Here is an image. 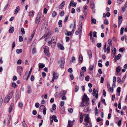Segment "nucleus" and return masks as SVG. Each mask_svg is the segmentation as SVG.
I'll return each mask as SVG.
<instances>
[{"label": "nucleus", "instance_id": "1", "mask_svg": "<svg viewBox=\"0 0 127 127\" xmlns=\"http://www.w3.org/2000/svg\"><path fill=\"white\" fill-rule=\"evenodd\" d=\"M89 98H88L86 95H84L82 98V101L81 106L84 107L85 106L88 105L89 103Z\"/></svg>", "mask_w": 127, "mask_h": 127}, {"label": "nucleus", "instance_id": "2", "mask_svg": "<svg viewBox=\"0 0 127 127\" xmlns=\"http://www.w3.org/2000/svg\"><path fill=\"white\" fill-rule=\"evenodd\" d=\"M12 92L7 95L5 97L4 100V102L5 103H7L9 101L10 99L12 97Z\"/></svg>", "mask_w": 127, "mask_h": 127}, {"label": "nucleus", "instance_id": "3", "mask_svg": "<svg viewBox=\"0 0 127 127\" xmlns=\"http://www.w3.org/2000/svg\"><path fill=\"white\" fill-rule=\"evenodd\" d=\"M92 33L93 32L92 31H91L90 33V37L91 39L92 40V42L94 43L95 44V39L94 37H95V32H94L93 33V37L92 36Z\"/></svg>", "mask_w": 127, "mask_h": 127}, {"label": "nucleus", "instance_id": "4", "mask_svg": "<svg viewBox=\"0 0 127 127\" xmlns=\"http://www.w3.org/2000/svg\"><path fill=\"white\" fill-rule=\"evenodd\" d=\"M41 15V13L40 12H39L38 13L37 16L35 20V22L36 24H38L39 23L40 21Z\"/></svg>", "mask_w": 127, "mask_h": 127}, {"label": "nucleus", "instance_id": "5", "mask_svg": "<svg viewBox=\"0 0 127 127\" xmlns=\"http://www.w3.org/2000/svg\"><path fill=\"white\" fill-rule=\"evenodd\" d=\"M60 62L61 64L60 65V67L61 68H63L64 67V65L65 63V59L63 58L61 59Z\"/></svg>", "mask_w": 127, "mask_h": 127}, {"label": "nucleus", "instance_id": "6", "mask_svg": "<svg viewBox=\"0 0 127 127\" xmlns=\"http://www.w3.org/2000/svg\"><path fill=\"white\" fill-rule=\"evenodd\" d=\"M44 52L45 54L47 56H49V55L48 53L49 52V48L47 46H45L44 47Z\"/></svg>", "mask_w": 127, "mask_h": 127}, {"label": "nucleus", "instance_id": "7", "mask_svg": "<svg viewBox=\"0 0 127 127\" xmlns=\"http://www.w3.org/2000/svg\"><path fill=\"white\" fill-rule=\"evenodd\" d=\"M53 78L51 81V82L52 83L53 82H54V79L55 78L56 79H57L58 78V74H56L55 72H53Z\"/></svg>", "mask_w": 127, "mask_h": 127}, {"label": "nucleus", "instance_id": "8", "mask_svg": "<svg viewBox=\"0 0 127 127\" xmlns=\"http://www.w3.org/2000/svg\"><path fill=\"white\" fill-rule=\"evenodd\" d=\"M90 5L91 8L93 10L95 8V3L94 1L93 0L91 1L90 2Z\"/></svg>", "mask_w": 127, "mask_h": 127}, {"label": "nucleus", "instance_id": "9", "mask_svg": "<svg viewBox=\"0 0 127 127\" xmlns=\"http://www.w3.org/2000/svg\"><path fill=\"white\" fill-rule=\"evenodd\" d=\"M84 119V121L86 123L91 122L89 120V116L88 114L87 115V114H84V115H86Z\"/></svg>", "mask_w": 127, "mask_h": 127}, {"label": "nucleus", "instance_id": "10", "mask_svg": "<svg viewBox=\"0 0 127 127\" xmlns=\"http://www.w3.org/2000/svg\"><path fill=\"white\" fill-rule=\"evenodd\" d=\"M56 36H53L51 39V41L52 42V43L53 44V46H54L55 44V43L56 41Z\"/></svg>", "mask_w": 127, "mask_h": 127}, {"label": "nucleus", "instance_id": "11", "mask_svg": "<svg viewBox=\"0 0 127 127\" xmlns=\"http://www.w3.org/2000/svg\"><path fill=\"white\" fill-rule=\"evenodd\" d=\"M119 25H120L121 24L122 21V17L120 16L118 18Z\"/></svg>", "mask_w": 127, "mask_h": 127}, {"label": "nucleus", "instance_id": "12", "mask_svg": "<svg viewBox=\"0 0 127 127\" xmlns=\"http://www.w3.org/2000/svg\"><path fill=\"white\" fill-rule=\"evenodd\" d=\"M84 75V73L83 71H81L80 76V79L81 80H82L83 78V76Z\"/></svg>", "mask_w": 127, "mask_h": 127}, {"label": "nucleus", "instance_id": "13", "mask_svg": "<svg viewBox=\"0 0 127 127\" xmlns=\"http://www.w3.org/2000/svg\"><path fill=\"white\" fill-rule=\"evenodd\" d=\"M73 122L70 120H69L68 121V126L67 127H72L73 126Z\"/></svg>", "mask_w": 127, "mask_h": 127}, {"label": "nucleus", "instance_id": "14", "mask_svg": "<svg viewBox=\"0 0 127 127\" xmlns=\"http://www.w3.org/2000/svg\"><path fill=\"white\" fill-rule=\"evenodd\" d=\"M51 36V34L50 33L48 32L47 34H44V37H46L45 39L49 38Z\"/></svg>", "mask_w": 127, "mask_h": 127}, {"label": "nucleus", "instance_id": "15", "mask_svg": "<svg viewBox=\"0 0 127 127\" xmlns=\"http://www.w3.org/2000/svg\"><path fill=\"white\" fill-rule=\"evenodd\" d=\"M50 118H53V120L54 121L56 122H58V120L56 119V116L54 115L53 116H50Z\"/></svg>", "mask_w": 127, "mask_h": 127}, {"label": "nucleus", "instance_id": "16", "mask_svg": "<svg viewBox=\"0 0 127 127\" xmlns=\"http://www.w3.org/2000/svg\"><path fill=\"white\" fill-rule=\"evenodd\" d=\"M91 122H87L85 124V126L86 127H91L92 125Z\"/></svg>", "mask_w": 127, "mask_h": 127}, {"label": "nucleus", "instance_id": "17", "mask_svg": "<svg viewBox=\"0 0 127 127\" xmlns=\"http://www.w3.org/2000/svg\"><path fill=\"white\" fill-rule=\"evenodd\" d=\"M20 10V7L19 6H17L15 9L14 12V14H16L18 13V11Z\"/></svg>", "mask_w": 127, "mask_h": 127}, {"label": "nucleus", "instance_id": "18", "mask_svg": "<svg viewBox=\"0 0 127 127\" xmlns=\"http://www.w3.org/2000/svg\"><path fill=\"white\" fill-rule=\"evenodd\" d=\"M83 59V58L82 55H79V63H81L82 62Z\"/></svg>", "mask_w": 127, "mask_h": 127}, {"label": "nucleus", "instance_id": "19", "mask_svg": "<svg viewBox=\"0 0 127 127\" xmlns=\"http://www.w3.org/2000/svg\"><path fill=\"white\" fill-rule=\"evenodd\" d=\"M89 109V107L87 105H86L84 108V111L85 112H87L88 111Z\"/></svg>", "mask_w": 127, "mask_h": 127}, {"label": "nucleus", "instance_id": "20", "mask_svg": "<svg viewBox=\"0 0 127 127\" xmlns=\"http://www.w3.org/2000/svg\"><path fill=\"white\" fill-rule=\"evenodd\" d=\"M58 47L61 50H64V48L62 44H58Z\"/></svg>", "mask_w": 127, "mask_h": 127}, {"label": "nucleus", "instance_id": "21", "mask_svg": "<svg viewBox=\"0 0 127 127\" xmlns=\"http://www.w3.org/2000/svg\"><path fill=\"white\" fill-rule=\"evenodd\" d=\"M66 92L65 91H61L60 94V96L64 95H65V93Z\"/></svg>", "mask_w": 127, "mask_h": 127}, {"label": "nucleus", "instance_id": "22", "mask_svg": "<svg viewBox=\"0 0 127 127\" xmlns=\"http://www.w3.org/2000/svg\"><path fill=\"white\" fill-rule=\"evenodd\" d=\"M65 4V2L64 1H63L61 3V4L60 6V8L61 9H62L64 7V5Z\"/></svg>", "mask_w": 127, "mask_h": 127}, {"label": "nucleus", "instance_id": "23", "mask_svg": "<svg viewBox=\"0 0 127 127\" xmlns=\"http://www.w3.org/2000/svg\"><path fill=\"white\" fill-rule=\"evenodd\" d=\"M14 27H11L9 30V33H12L14 31Z\"/></svg>", "mask_w": 127, "mask_h": 127}, {"label": "nucleus", "instance_id": "24", "mask_svg": "<svg viewBox=\"0 0 127 127\" xmlns=\"http://www.w3.org/2000/svg\"><path fill=\"white\" fill-rule=\"evenodd\" d=\"M14 106V104L13 103H12L10 104L9 109V113H10L12 110V107Z\"/></svg>", "mask_w": 127, "mask_h": 127}, {"label": "nucleus", "instance_id": "25", "mask_svg": "<svg viewBox=\"0 0 127 127\" xmlns=\"http://www.w3.org/2000/svg\"><path fill=\"white\" fill-rule=\"evenodd\" d=\"M108 43L109 45L108 46H110L112 44V40L111 39H108Z\"/></svg>", "mask_w": 127, "mask_h": 127}, {"label": "nucleus", "instance_id": "26", "mask_svg": "<svg viewBox=\"0 0 127 127\" xmlns=\"http://www.w3.org/2000/svg\"><path fill=\"white\" fill-rule=\"evenodd\" d=\"M121 70V67L120 66H118L116 69V72L118 73H119Z\"/></svg>", "mask_w": 127, "mask_h": 127}, {"label": "nucleus", "instance_id": "27", "mask_svg": "<svg viewBox=\"0 0 127 127\" xmlns=\"http://www.w3.org/2000/svg\"><path fill=\"white\" fill-rule=\"evenodd\" d=\"M32 68H31L30 70V71L29 72V74H28L27 77V79H26V80L27 81L28 80V78H29V77H30V75H31V73L32 72Z\"/></svg>", "mask_w": 127, "mask_h": 127}, {"label": "nucleus", "instance_id": "28", "mask_svg": "<svg viewBox=\"0 0 127 127\" xmlns=\"http://www.w3.org/2000/svg\"><path fill=\"white\" fill-rule=\"evenodd\" d=\"M91 23L92 24H93V23L94 24H95V19L93 18L92 16H91Z\"/></svg>", "mask_w": 127, "mask_h": 127}, {"label": "nucleus", "instance_id": "29", "mask_svg": "<svg viewBox=\"0 0 127 127\" xmlns=\"http://www.w3.org/2000/svg\"><path fill=\"white\" fill-rule=\"evenodd\" d=\"M22 50L21 49H17L16 50V52L17 54H19L22 52Z\"/></svg>", "mask_w": 127, "mask_h": 127}, {"label": "nucleus", "instance_id": "30", "mask_svg": "<svg viewBox=\"0 0 127 127\" xmlns=\"http://www.w3.org/2000/svg\"><path fill=\"white\" fill-rule=\"evenodd\" d=\"M121 57V54H119L117 57L116 55L115 56V57L116 58L117 60H119L120 59V57Z\"/></svg>", "mask_w": 127, "mask_h": 127}, {"label": "nucleus", "instance_id": "31", "mask_svg": "<svg viewBox=\"0 0 127 127\" xmlns=\"http://www.w3.org/2000/svg\"><path fill=\"white\" fill-rule=\"evenodd\" d=\"M45 66L44 64H39V68H43Z\"/></svg>", "mask_w": 127, "mask_h": 127}, {"label": "nucleus", "instance_id": "32", "mask_svg": "<svg viewBox=\"0 0 127 127\" xmlns=\"http://www.w3.org/2000/svg\"><path fill=\"white\" fill-rule=\"evenodd\" d=\"M22 125L24 127H28V126L26 124V123L24 120H23V121Z\"/></svg>", "mask_w": 127, "mask_h": 127}, {"label": "nucleus", "instance_id": "33", "mask_svg": "<svg viewBox=\"0 0 127 127\" xmlns=\"http://www.w3.org/2000/svg\"><path fill=\"white\" fill-rule=\"evenodd\" d=\"M75 58L74 57H72L71 58V60L70 61V63H72L74 62V61L75 60Z\"/></svg>", "mask_w": 127, "mask_h": 127}, {"label": "nucleus", "instance_id": "34", "mask_svg": "<svg viewBox=\"0 0 127 127\" xmlns=\"http://www.w3.org/2000/svg\"><path fill=\"white\" fill-rule=\"evenodd\" d=\"M109 92L113 93V87H110L108 89Z\"/></svg>", "mask_w": 127, "mask_h": 127}, {"label": "nucleus", "instance_id": "35", "mask_svg": "<svg viewBox=\"0 0 127 127\" xmlns=\"http://www.w3.org/2000/svg\"><path fill=\"white\" fill-rule=\"evenodd\" d=\"M34 12L33 11L30 12L29 13V16H33L34 15Z\"/></svg>", "mask_w": 127, "mask_h": 127}, {"label": "nucleus", "instance_id": "36", "mask_svg": "<svg viewBox=\"0 0 127 127\" xmlns=\"http://www.w3.org/2000/svg\"><path fill=\"white\" fill-rule=\"evenodd\" d=\"M57 13L55 11H53L52 14V17H54L57 15Z\"/></svg>", "mask_w": 127, "mask_h": 127}, {"label": "nucleus", "instance_id": "37", "mask_svg": "<svg viewBox=\"0 0 127 127\" xmlns=\"http://www.w3.org/2000/svg\"><path fill=\"white\" fill-rule=\"evenodd\" d=\"M62 21L61 20H60L59 21L58 24L59 25V26L60 27H61L62 26Z\"/></svg>", "mask_w": 127, "mask_h": 127}, {"label": "nucleus", "instance_id": "38", "mask_svg": "<svg viewBox=\"0 0 127 127\" xmlns=\"http://www.w3.org/2000/svg\"><path fill=\"white\" fill-rule=\"evenodd\" d=\"M110 46H108L107 48V54H109L110 53Z\"/></svg>", "mask_w": 127, "mask_h": 127}, {"label": "nucleus", "instance_id": "39", "mask_svg": "<svg viewBox=\"0 0 127 127\" xmlns=\"http://www.w3.org/2000/svg\"><path fill=\"white\" fill-rule=\"evenodd\" d=\"M9 5V4L7 3L6 4V5L4 7V8L3 11H5L7 9V8L8 7V6Z\"/></svg>", "mask_w": 127, "mask_h": 127}, {"label": "nucleus", "instance_id": "40", "mask_svg": "<svg viewBox=\"0 0 127 127\" xmlns=\"http://www.w3.org/2000/svg\"><path fill=\"white\" fill-rule=\"evenodd\" d=\"M104 23L106 25H108L109 24V22L106 19L104 20Z\"/></svg>", "mask_w": 127, "mask_h": 127}, {"label": "nucleus", "instance_id": "41", "mask_svg": "<svg viewBox=\"0 0 127 127\" xmlns=\"http://www.w3.org/2000/svg\"><path fill=\"white\" fill-rule=\"evenodd\" d=\"M35 32V30H34L33 31L32 33L31 34V37H32L31 39H32V38L33 37Z\"/></svg>", "mask_w": 127, "mask_h": 127}, {"label": "nucleus", "instance_id": "42", "mask_svg": "<svg viewBox=\"0 0 127 127\" xmlns=\"http://www.w3.org/2000/svg\"><path fill=\"white\" fill-rule=\"evenodd\" d=\"M90 79V77L89 76L87 75L85 77V80L86 81H88Z\"/></svg>", "mask_w": 127, "mask_h": 127}, {"label": "nucleus", "instance_id": "43", "mask_svg": "<svg viewBox=\"0 0 127 127\" xmlns=\"http://www.w3.org/2000/svg\"><path fill=\"white\" fill-rule=\"evenodd\" d=\"M79 88V87L78 86H77V85H76L75 86V89L74 91L75 92H77Z\"/></svg>", "mask_w": 127, "mask_h": 127}, {"label": "nucleus", "instance_id": "44", "mask_svg": "<svg viewBox=\"0 0 127 127\" xmlns=\"http://www.w3.org/2000/svg\"><path fill=\"white\" fill-rule=\"evenodd\" d=\"M46 108H44L43 109V114L44 115H45L46 114Z\"/></svg>", "mask_w": 127, "mask_h": 127}, {"label": "nucleus", "instance_id": "45", "mask_svg": "<svg viewBox=\"0 0 127 127\" xmlns=\"http://www.w3.org/2000/svg\"><path fill=\"white\" fill-rule=\"evenodd\" d=\"M80 25V26L79 27L78 29L79 30H80V32L81 33V30H82V25L81 22V23Z\"/></svg>", "mask_w": 127, "mask_h": 127}, {"label": "nucleus", "instance_id": "46", "mask_svg": "<svg viewBox=\"0 0 127 127\" xmlns=\"http://www.w3.org/2000/svg\"><path fill=\"white\" fill-rule=\"evenodd\" d=\"M106 43H105L103 48L104 51L105 52L106 51Z\"/></svg>", "mask_w": 127, "mask_h": 127}, {"label": "nucleus", "instance_id": "47", "mask_svg": "<svg viewBox=\"0 0 127 127\" xmlns=\"http://www.w3.org/2000/svg\"><path fill=\"white\" fill-rule=\"evenodd\" d=\"M96 46L98 48L100 47L101 46V43H98L96 44Z\"/></svg>", "mask_w": 127, "mask_h": 127}, {"label": "nucleus", "instance_id": "48", "mask_svg": "<svg viewBox=\"0 0 127 127\" xmlns=\"http://www.w3.org/2000/svg\"><path fill=\"white\" fill-rule=\"evenodd\" d=\"M117 92L119 93H120L121 92V88L120 87H118L117 89Z\"/></svg>", "mask_w": 127, "mask_h": 127}, {"label": "nucleus", "instance_id": "49", "mask_svg": "<svg viewBox=\"0 0 127 127\" xmlns=\"http://www.w3.org/2000/svg\"><path fill=\"white\" fill-rule=\"evenodd\" d=\"M126 77V75H124L123 76L122 78V79L121 81H122V82H123L124 81V79H125Z\"/></svg>", "mask_w": 127, "mask_h": 127}, {"label": "nucleus", "instance_id": "50", "mask_svg": "<svg viewBox=\"0 0 127 127\" xmlns=\"http://www.w3.org/2000/svg\"><path fill=\"white\" fill-rule=\"evenodd\" d=\"M19 40L20 41H22L23 40V38L21 36H20L19 37Z\"/></svg>", "mask_w": 127, "mask_h": 127}, {"label": "nucleus", "instance_id": "51", "mask_svg": "<svg viewBox=\"0 0 127 127\" xmlns=\"http://www.w3.org/2000/svg\"><path fill=\"white\" fill-rule=\"evenodd\" d=\"M64 14V11H62L60 13V15L61 16H63Z\"/></svg>", "mask_w": 127, "mask_h": 127}, {"label": "nucleus", "instance_id": "52", "mask_svg": "<svg viewBox=\"0 0 127 127\" xmlns=\"http://www.w3.org/2000/svg\"><path fill=\"white\" fill-rule=\"evenodd\" d=\"M18 105L19 107H22L23 106V104L21 102H19L18 103Z\"/></svg>", "mask_w": 127, "mask_h": 127}, {"label": "nucleus", "instance_id": "53", "mask_svg": "<svg viewBox=\"0 0 127 127\" xmlns=\"http://www.w3.org/2000/svg\"><path fill=\"white\" fill-rule=\"evenodd\" d=\"M42 75L43 78L45 77L46 76V73L44 72H42Z\"/></svg>", "mask_w": 127, "mask_h": 127}, {"label": "nucleus", "instance_id": "54", "mask_svg": "<svg viewBox=\"0 0 127 127\" xmlns=\"http://www.w3.org/2000/svg\"><path fill=\"white\" fill-rule=\"evenodd\" d=\"M81 69L84 71L85 72L86 70V68L85 67H83L81 68Z\"/></svg>", "mask_w": 127, "mask_h": 127}, {"label": "nucleus", "instance_id": "55", "mask_svg": "<svg viewBox=\"0 0 127 127\" xmlns=\"http://www.w3.org/2000/svg\"><path fill=\"white\" fill-rule=\"evenodd\" d=\"M56 108V106L55 104H53L52 106V109L53 110H55Z\"/></svg>", "mask_w": 127, "mask_h": 127}, {"label": "nucleus", "instance_id": "56", "mask_svg": "<svg viewBox=\"0 0 127 127\" xmlns=\"http://www.w3.org/2000/svg\"><path fill=\"white\" fill-rule=\"evenodd\" d=\"M124 29V28L123 27H122L121 28L120 30V33L121 34L123 33Z\"/></svg>", "mask_w": 127, "mask_h": 127}, {"label": "nucleus", "instance_id": "57", "mask_svg": "<svg viewBox=\"0 0 127 127\" xmlns=\"http://www.w3.org/2000/svg\"><path fill=\"white\" fill-rule=\"evenodd\" d=\"M36 48L35 47H34L33 48L32 51V53L33 54L35 53L36 52Z\"/></svg>", "mask_w": 127, "mask_h": 127}, {"label": "nucleus", "instance_id": "58", "mask_svg": "<svg viewBox=\"0 0 127 127\" xmlns=\"http://www.w3.org/2000/svg\"><path fill=\"white\" fill-rule=\"evenodd\" d=\"M17 77L15 76H13V78L12 80L13 81H14L16 80H17Z\"/></svg>", "mask_w": 127, "mask_h": 127}, {"label": "nucleus", "instance_id": "59", "mask_svg": "<svg viewBox=\"0 0 127 127\" xmlns=\"http://www.w3.org/2000/svg\"><path fill=\"white\" fill-rule=\"evenodd\" d=\"M35 106L36 108H38L39 106V103L37 102L35 104Z\"/></svg>", "mask_w": 127, "mask_h": 127}, {"label": "nucleus", "instance_id": "60", "mask_svg": "<svg viewBox=\"0 0 127 127\" xmlns=\"http://www.w3.org/2000/svg\"><path fill=\"white\" fill-rule=\"evenodd\" d=\"M21 31L23 34H24L25 33L24 29L23 28H21Z\"/></svg>", "mask_w": 127, "mask_h": 127}, {"label": "nucleus", "instance_id": "61", "mask_svg": "<svg viewBox=\"0 0 127 127\" xmlns=\"http://www.w3.org/2000/svg\"><path fill=\"white\" fill-rule=\"evenodd\" d=\"M15 41H14L12 43V50H13V48L15 47Z\"/></svg>", "mask_w": 127, "mask_h": 127}, {"label": "nucleus", "instance_id": "62", "mask_svg": "<svg viewBox=\"0 0 127 127\" xmlns=\"http://www.w3.org/2000/svg\"><path fill=\"white\" fill-rule=\"evenodd\" d=\"M102 119L100 117H99L97 118V119H96V121L97 122H99L100 121H101L102 120Z\"/></svg>", "mask_w": 127, "mask_h": 127}, {"label": "nucleus", "instance_id": "63", "mask_svg": "<svg viewBox=\"0 0 127 127\" xmlns=\"http://www.w3.org/2000/svg\"><path fill=\"white\" fill-rule=\"evenodd\" d=\"M68 72L70 73H71L72 72V69L71 68H69L68 70Z\"/></svg>", "mask_w": 127, "mask_h": 127}, {"label": "nucleus", "instance_id": "64", "mask_svg": "<svg viewBox=\"0 0 127 127\" xmlns=\"http://www.w3.org/2000/svg\"><path fill=\"white\" fill-rule=\"evenodd\" d=\"M34 79V76L33 75H32L31 77V81H33Z\"/></svg>", "mask_w": 127, "mask_h": 127}]
</instances>
